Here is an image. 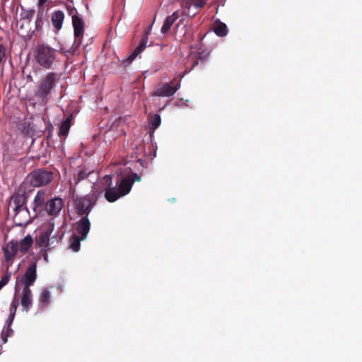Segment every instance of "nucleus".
<instances>
[{
    "label": "nucleus",
    "mask_w": 362,
    "mask_h": 362,
    "mask_svg": "<svg viewBox=\"0 0 362 362\" xmlns=\"http://www.w3.org/2000/svg\"><path fill=\"white\" fill-rule=\"evenodd\" d=\"M33 240L30 235L20 240H11L2 247L4 269H10L15 259L28 252L33 245Z\"/></svg>",
    "instance_id": "f257e3e1"
},
{
    "label": "nucleus",
    "mask_w": 362,
    "mask_h": 362,
    "mask_svg": "<svg viewBox=\"0 0 362 362\" xmlns=\"http://www.w3.org/2000/svg\"><path fill=\"white\" fill-rule=\"evenodd\" d=\"M96 199L94 194H88L82 197H78L74 199V204L76 212L78 215H86L91 211L92 208L95 204Z\"/></svg>",
    "instance_id": "f03ea898"
},
{
    "label": "nucleus",
    "mask_w": 362,
    "mask_h": 362,
    "mask_svg": "<svg viewBox=\"0 0 362 362\" xmlns=\"http://www.w3.org/2000/svg\"><path fill=\"white\" fill-rule=\"evenodd\" d=\"M141 177L135 173H131L122 178L120 180L117 189L119 191L122 196L127 194L132 187L134 182H139Z\"/></svg>",
    "instance_id": "7ed1b4c3"
},
{
    "label": "nucleus",
    "mask_w": 362,
    "mask_h": 362,
    "mask_svg": "<svg viewBox=\"0 0 362 362\" xmlns=\"http://www.w3.org/2000/svg\"><path fill=\"white\" fill-rule=\"evenodd\" d=\"M73 10L74 9H71L69 11V14L72 15V24L75 37L74 43L79 45L81 42V38L84 33V22L79 16L73 14Z\"/></svg>",
    "instance_id": "20e7f679"
},
{
    "label": "nucleus",
    "mask_w": 362,
    "mask_h": 362,
    "mask_svg": "<svg viewBox=\"0 0 362 362\" xmlns=\"http://www.w3.org/2000/svg\"><path fill=\"white\" fill-rule=\"evenodd\" d=\"M18 306V300L15 297L10 305V313H9V315L6 320L7 327H4V329H3L2 333H1L2 340L4 343H6L7 341L6 337L8 335V332L10 331H11L10 329V325H11V323L14 319Z\"/></svg>",
    "instance_id": "39448f33"
},
{
    "label": "nucleus",
    "mask_w": 362,
    "mask_h": 362,
    "mask_svg": "<svg viewBox=\"0 0 362 362\" xmlns=\"http://www.w3.org/2000/svg\"><path fill=\"white\" fill-rule=\"evenodd\" d=\"M37 279L36 262H33L27 268L25 274L21 278V281L24 287L29 288L32 286Z\"/></svg>",
    "instance_id": "423d86ee"
},
{
    "label": "nucleus",
    "mask_w": 362,
    "mask_h": 362,
    "mask_svg": "<svg viewBox=\"0 0 362 362\" xmlns=\"http://www.w3.org/2000/svg\"><path fill=\"white\" fill-rule=\"evenodd\" d=\"M172 83L173 82L170 83H166L163 84L161 87L157 88V90L153 93V95L159 97H170L173 95L180 88V84L178 83L175 86H172Z\"/></svg>",
    "instance_id": "0eeeda50"
},
{
    "label": "nucleus",
    "mask_w": 362,
    "mask_h": 362,
    "mask_svg": "<svg viewBox=\"0 0 362 362\" xmlns=\"http://www.w3.org/2000/svg\"><path fill=\"white\" fill-rule=\"evenodd\" d=\"M64 206L63 200L59 197H54L47 202V214L51 216L57 215Z\"/></svg>",
    "instance_id": "6e6552de"
},
{
    "label": "nucleus",
    "mask_w": 362,
    "mask_h": 362,
    "mask_svg": "<svg viewBox=\"0 0 362 362\" xmlns=\"http://www.w3.org/2000/svg\"><path fill=\"white\" fill-rule=\"evenodd\" d=\"M27 180L35 187H40L45 181V173L43 171H34L27 177Z\"/></svg>",
    "instance_id": "1a4fd4ad"
},
{
    "label": "nucleus",
    "mask_w": 362,
    "mask_h": 362,
    "mask_svg": "<svg viewBox=\"0 0 362 362\" xmlns=\"http://www.w3.org/2000/svg\"><path fill=\"white\" fill-rule=\"evenodd\" d=\"M90 228V223L87 216L82 217L80 221L76 223V230L81 235V239L84 240Z\"/></svg>",
    "instance_id": "9d476101"
},
{
    "label": "nucleus",
    "mask_w": 362,
    "mask_h": 362,
    "mask_svg": "<svg viewBox=\"0 0 362 362\" xmlns=\"http://www.w3.org/2000/svg\"><path fill=\"white\" fill-rule=\"evenodd\" d=\"M53 223L49 221L48 223H47V251L51 248L54 247L59 243V240L62 238V236L58 238L57 234H54L50 237V235L53 231Z\"/></svg>",
    "instance_id": "9b49d317"
},
{
    "label": "nucleus",
    "mask_w": 362,
    "mask_h": 362,
    "mask_svg": "<svg viewBox=\"0 0 362 362\" xmlns=\"http://www.w3.org/2000/svg\"><path fill=\"white\" fill-rule=\"evenodd\" d=\"M33 209L37 213H42L45 209V192L40 189L36 194L33 202Z\"/></svg>",
    "instance_id": "f8f14e48"
},
{
    "label": "nucleus",
    "mask_w": 362,
    "mask_h": 362,
    "mask_svg": "<svg viewBox=\"0 0 362 362\" xmlns=\"http://www.w3.org/2000/svg\"><path fill=\"white\" fill-rule=\"evenodd\" d=\"M25 199L23 196L19 194L13 195L9 202L8 208L12 209L17 214L18 212L23 209V204Z\"/></svg>",
    "instance_id": "ddd939ff"
},
{
    "label": "nucleus",
    "mask_w": 362,
    "mask_h": 362,
    "mask_svg": "<svg viewBox=\"0 0 362 362\" xmlns=\"http://www.w3.org/2000/svg\"><path fill=\"white\" fill-rule=\"evenodd\" d=\"M21 304L23 311H28L32 305V293L29 288L24 287L22 291Z\"/></svg>",
    "instance_id": "4468645a"
},
{
    "label": "nucleus",
    "mask_w": 362,
    "mask_h": 362,
    "mask_svg": "<svg viewBox=\"0 0 362 362\" xmlns=\"http://www.w3.org/2000/svg\"><path fill=\"white\" fill-rule=\"evenodd\" d=\"M64 19V13L62 11H56L52 14V24L57 32L62 28Z\"/></svg>",
    "instance_id": "2eb2a0df"
},
{
    "label": "nucleus",
    "mask_w": 362,
    "mask_h": 362,
    "mask_svg": "<svg viewBox=\"0 0 362 362\" xmlns=\"http://www.w3.org/2000/svg\"><path fill=\"white\" fill-rule=\"evenodd\" d=\"M178 18L179 14L177 11L173 12L172 15L168 16L163 26L161 27L160 32L163 34H166L170 30L171 26Z\"/></svg>",
    "instance_id": "dca6fc26"
},
{
    "label": "nucleus",
    "mask_w": 362,
    "mask_h": 362,
    "mask_svg": "<svg viewBox=\"0 0 362 362\" xmlns=\"http://www.w3.org/2000/svg\"><path fill=\"white\" fill-rule=\"evenodd\" d=\"M123 197L115 187H108L105 192V197L109 202H114L119 197Z\"/></svg>",
    "instance_id": "f3484780"
},
{
    "label": "nucleus",
    "mask_w": 362,
    "mask_h": 362,
    "mask_svg": "<svg viewBox=\"0 0 362 362\" xmlns=\"http://www.w3.org/2000/svg\"><path fill=\"white\" fill-rule=\"evenodd\" d=\"M214 32L220 37L226 36L228 33V28L225 23L217 21L215 22Z\"/></svg>",
    "instance_id": "a211bd4d"
},
{
    "label": "nucleus",
    "mask_w": 362,
    "mask_h": 362,
    "mask_svg": "<svg viewBox=\"0 0 362 362\" xmlns=\"http://www.w3.org/2000/svg\"><path fill=\"white\" fill-rule=\"evenodd\" d=\"M147 40L146 39H142L139 45L136 47L134 51L130 54V56L128 57L127 60L131 62L132 60H134L139 54H140L146 47Z\"/></svg>",
    "instance_id": "6ab92c4d"
},
{
    "label": "nucleus",
    "mask_w": 362,
    "mask_h": 362,
    "mask_svg": "<svg viewBox=\"0 0 362 362\" xmlns=\"http://www.w3.org/2000/svg\"><path fill=\"white\" fill-rule=\"evenodd\" d=\"M59 78V75L55 73H49L47 74V95L48 94L49 90H51L55 84V82L58 81Z\"/></svg>",
    "instance_id": "aec40b11"
},
{
    "label": "nucleus",
    "mask_w": 362,
    "mask_h": 362,
    "mask_svg": "<svg viewBox=\"0 0 362 362\" xmlns=\"http://www.w3.org/2000/svg\"><path fill=\"white\" fill-rule=\"evenodd\" d=\"M71 117H68L60 125L59 132L60 136L66 137L68 135L71 127Z\"/></svg>",
    "instance_id": "412c9836"
},
{
    "label": "nucleus",
    "mask_w": 362,
    "mask_h": 362,
    "mask_svg": "<svg viewBox=\"0 0 362 362\" xmlns=\"http://www.w3.org/2000/svg\"><path fill=\"white\" fill-rule=\"evenodd\" d=\"M81 240H82L81 237L79 238L76 235H73L71 236V240H70V247L71 248V250L73 251L78 252L80 250V247H81L80 241H81Z\"/></svg>",
    "instance_id": "4be33fe9"
},
{
    "label": "nucleus",
    "mask_w": 362,
    "mask_h": 362,
    "mask_svg": "<svg viewBox=\"0 0 362 362\" xmlns=\"http://www.w3.org/2000/svg\"><path fill=\"white\" fill-rule=\"evenodd\" d=\"M5 275L0 280V291L10 281L12 273L9 271V269H4Z\"/></svg>",
    "instance_id": "5701e85b"
},
{
    "label": "nucleus",
    "mask_w": 362,
    "mask_h": 362,
    "mask_svg": "<svg viewBox=\"0 0 362 362\" xmlns=\"http://www.w3.org/2000/svg\"><path fill=\"white\" fill-rule=\"evenodd\" d=\"M90 172H87L85 169H81L78 171L76 176L74 177L76 183L79 182L82 180L88 177Z\"/></svg>",
    "instance_id": "b1692460"
},
{
    "label": "nucleus",
    "mask_w": 362,
    "mask_h": 362,
    "mask_svg": "<svg viewBox=\"0 0 362 362\" xmlns=\"http://www.w3.org/2000/svg\"><path fill=\"white\" fill-rule=\"evenodd\" d=\"M42 50L43 47H39L35 50V58L40 64L44 65L45 64V57Z\"/></svg>",
    "instance_id": "393cba45"
},
{
    "label": "nucleus",
    "mask_w": 362,
    "mask_h": 362,
    "mask_svg": "<svg viewBox=\"0 0 362 362\" xmlns=\"http://www.w3.org/2000/svg\"><path fill=\"white\" fill-rule=\"evenodd\" d=\"M161 122V119L159 115L155 114L151 119V129L155 130L157 129Z\"/></svg>",
    "instance_id": "a878e982"
},
{
    "label": "nucleus",
    "mask_w": 362,
    "mask_h": 362,
    "mask_svg": "<svg viewBox=\"0 0 362 362\" xmlns=\"http://www.w3.org/2000/svg\"><path fill=\"white\" fill-rule=\"evenodd\" d=\"M56 57V51L47 46V65L52 62Z\"/></svg>",
    "instance_id": "bb28decb"
},
{
    "label": "nucleus",
    "mask_w": 362,
    "mask_h": 362,
    "mask_svg": "<svg viewBox=\"0 0 362 362\" xmlns=\"http://www.w3.org/2000/svg\"><path fill=\"white\" fill-rule=\"evenodd\" d=\"M191 60L192 61V66L188 69V68H186L184 74H187V72L190 71L194 66H196L199 64V59L197 56L191 57Z\"/></svg>",
    "instance_id": "cd10ccee"
},
{
    "label": "nucleus",
    "mask_w": 362,
    "mask_h": 362,
    "mask_svg": "<svg viewBox=\"0 0 362 362\" xmlns=\"http://www.w3.org/2000/svg\"><path fill=\"white\" fill-rule=\"evenodd\" d=\"M206 1L207 0H194V5L197 8H201L206 4Z\"/></svg>",
    "instance_id": "c85d7f7f"
},
{
    "label": "nucleus",
    "mask_w": 362,
    "mask_h": 362,
    "mask_svg": "<svg viewBox=\"0 0 362 362\" xmlns=\"http://www.w3.org/2000/svg\"><path fill=\"white\" fill-rule=\"evenodd\" d=\"M209 54H204L203 52H199V57L198 59L202 60V62H204L206 60L208 57Z\"/></svg>",
    "instance_id": "c756f323"
},
{
    "label": "nucleus",
    "mask_w": 362,
    "mask_h": 362,
    "mask_svg": "<svg viewBox=\"0 0 362 362\" xmlns=\"http://www.w3.org/2000/svg\"><path fill=\"white\" fill-rule=\"evenodd\" d=\"M103 180L105 181L107 185L110 186L112 182V177L110 175H105Z\"/></svg>",
    "instance_id": "7c9ffc66"
},
{
    "label": "nucleus",
    "mask_w": 362,
    "mask_h": 362,
    "mask_svg": "<svg viewBox=\"0 0 362 362\" xmlns=\"http://www.w3.org/2000/svg\"><path fill=\"white\" fill-rule=\"evenodd\" d=\"M53 180V173L52 172L47 171V185L49 184Z\"/></svg>",
    "instance_id": "2f4dec72"
},
{
    "label": "nucleus",
    "mask_w": 362,
    "mask_h": 362,
    "mask_svg": "<svg viewBox=\"0 0 362 362\" xmlns=\"http://www.w3.org/2000/svg\"><path fill=\"white\" fill-rule=\"evenodd\" d=\"M5 56V49L2 45H0V62L2 61Z\"/></svg>",
    "instance_id": "473e14b6"
},
{
    "label": "nucleus",
    "mask_w": 362,
    "mask_h": 362,
    "mask_svg": "<svg viewBox=\"0 0 362 362\" xmlns=\"http://www.w3.org/2000/svg\"><path fill=\"white\" fill-rule=\"evenodd\" d=\"M46 128H47V131H48L49 132L51 129H53V126L52 125L51 123L47 122Z\"/></svg>",
    "instance_id": "72a5a7b5"
},
{
    "label": "nucleus",
    "mask_w": 362,
    "mask_h": 362,
    "mask_svg": "<svg viewBox=\"0 0 362 362\" xmlns=\"http://www.w3.org/2000/svg\"><path fill=\"white\" fill-rule=\"evenodd\" d=\"M36 23L38 27L43 25V23L42 22V21L39 20L38 18L36 19Z\"/></svg>",
    "instance_id": "f704fd0d"
},
{
    "label": "nucleus",
    "mask_w": 362,
    "mask_h": 362,
    "mask_svg": "<svg viewBox=\"0 0 362 362\" xmlns=\"http://www.w3.org/2000/svg\"><path fill=\"white\" fill-rule=\"evenodd\" d=\"M45 2V0H39L40 6L42 7Z\"/></svg>",
    "instance_id": "c9c22d12"
},
{
    "label": "nucleus",
    "mask_w": 362,
    "mask_h": 362,
    "mask_svg": "<svg viewBox=\"0 0 362 362\" xmlns=\"http://www.w3.org/2000/svg\"><path fill=\"white\" fill-rule=\"evenodd\" d=\"M45 297V293H42L41 294V299L42 300Z\"/></svg>",
    "instance_id": "e433bc0d"
},
{
    "label": "nucleus",
    "mask_w": 362,
    "mask_h": 362,
    "mask_svg": "<svg viewBox=\"0 0 362 362\" xmlns=\"http://www.w3.org/2000/svg\"><path fill=\"white\" fill-rule=\"evenodd\" d=\"M46 295H47V299L48 298V291H47Z\"/></svg>",
    "instance_id": "4c0bfd02"
}]
</instances>
